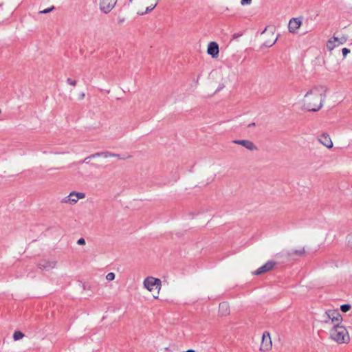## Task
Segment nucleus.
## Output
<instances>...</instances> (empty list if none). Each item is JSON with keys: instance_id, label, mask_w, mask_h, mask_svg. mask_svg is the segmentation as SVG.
Returning a JSON list of instances; mask_svg holds the SVG:
<instances>
[{"instance_id": "5", "label": "nucleus", "mask_w": 352, "mask_h": 352, "mask_svg": "<svg viewBox=\"0 0 352 352\" xmlns=\"http://www.w3.org/2000/svg\"><path fill=\"white\" fill-rule=\"evenodd\" d=\"M144 287L150 292L157 290L156 295H153L154 298H158V296L162 287V281L157 278L153 276H147L143 280Z\"/></svg>"}, {"instance_id": "9", "label": "nucleus", "mask_w": 352, "mask_h": 352, "mask_svg": "<svg viewBox=\"0 0 352 352\" xmlns=\"http://www.w3.org/2000/svg\"><path fill=\"white\" fill-rule=\"evenodd\" d=\"M347 41L346 36H342L341 37H337L335 35L330 38L327 42V49L331 52L336 47H338L340 45H343Z\"/></svg>"}, {"instance_id": "20", "label": "nucleus", "mask_w": 352, "mask_h": 352, "mask_svg": "<svg viewBox=\"0 0 352 352\" xmlns=\"http://www.w3.org/2000/svg\"><path fill=\"white\" fill-rule=\"evenodd\" d=\"M115 276H116V275L113 272H109L106 275V279L108 281H111L115 279Z\"/></svg>"}, {"instance_id": "4", "label": "nucleus", "mask_w": 352, "mask_h": 352, "mask_svg": "<svg viewBox=\"0 0 352 352\" xmlns=\"http://www.w3.org/2000/svg\"><path fill=\"white\" fill-rule=\"evenodd\" d=\"M158 0H137L134 4V10L140 15H144L152 11L157 5Z\"/></svg>"}, {"instance_id": "26", "label": "nucleus", "mask_w": 352, "mask_h": 352, "mask_svg": "<svg viewBox=\"0 0 352 352\" xmlns=\"http://www.w3.org/2000/svg\"><path fill=\"white\" fill-rule=\"evenodd\" d=\"M252 3V0H241V5H250Z\"/></svg>"}, {"instance_id": "28", "label": "nucleus", "mask_w": 352, "mask_h": 352, "mask_svg": "<svg viewBox=\"0 0 352 352\" xmlns=\"http://www.w3.org/2000/svg\"><path fill=\"white\" fill-rule=\"evenodd\" d=\"M77 243L78 245H85V241L83 238H80L77 241Z\"/></svg>"}, {"instance_id": "23", "label": "nucleus", "mask_w": 352, "mask_h": 352, "mask_svg": "<svg viewBox=\"0 0 352 352\" xmlns=\"http://www.w3.org/2000/svg\"><path fill=\"white\" fill-rule=\"evenodd\" d=\"M347 245L352 248V234H349L346 237Z\"/></svg>"}, {"instance_id": "24", "label": "nucleus", "mask_w": 352, "mask_h": 352, "mask_svg": "<svg viewBox=\"0 0 352 352\" xmlns=\"http://www.w3.org/2000/svg\"><path fill=\"white\" fill-rule=\"evenodd\" d=\"M351 52L350 50H349L348 48H343L342 50V56H343V58H345L346 57V56Z\"/></svg>"}, {"instance_id": "12", "label": "nucleus", "mask_w": 352, "mask_h": 352, "mask_svg": "<svg viewBox=\"0 0 352 352\" xmlns=\"http://www.w3.org/2000/svg\"><path fill=\"white\" fill-rule=\"evenodd\" d=\"M275 265H276V263L272 261H267L263 265H262L261 267L258 268L256 271L253 272L252 274L258 276V275L264 274L265 272H267L272 270L274 267Z\"/></svg>"}, {"instance_id": "13", "label": "nucleus", "mask_w": 352, "mask_h": 352, "mask_svg": "<svg viewBox=\"0 0 352 352\" xmlns=\"http://www.w3.org/2000/svg\"><path fill=\"white\" fill-rule=\"evenodd\" d=\"M207 53L214 58H217L219 54V48L217 43L213 41L209 43L207 48Z\"/></svg>"}, {"instance_id": "15", "label": "nucleus", "mask_w": 352, "mask_h": 352, "mask_svg": "<svg viewBox=\"0 0 352 352\" xmlns=\"http://www.w3.org/2000/svg\"><path fill=\"white\" fill-rule=\"evenodd\" d=\"M318 140L324 146L327 147V148H331L333 146L331 138L327 133L321 134L318 137Z\"/></svg>"}, {"instance_id": "8", "label": "nucleus", "mask_w": 352, "mask_h": 352, "mask_svg": "<svg viewBox=\"0 0 352 352\" xmlns=\"http://www.w3.org/2000/svg\"><path fill=\"white\" fill-rule=\"evenodd\" d=\"M272 349V341L269 331H264L262 335L259 350L261 352H268Z\"/></svg>"}, {"instance_id": "18", "label": "nucleus", "mask_w": 352, "mask_h": 352, "mask_svg": "<svg viewBox=\"0 0 352 352\" xmlns=\"http://www.w3.org/2000/svg\"><path fill=\"white\" fill-rule=\"evenodd\" d=\"M305 248H300L298 250H294L291 254H293V255H298V256H303L305 255Z\"/></svg>"}, {"instance_id": "22", "label": "nucleus", "mask_w": 352, "mask_h": 352, "mask_svg": "<svg viewBox=\"0 0 352 352\" xmlns=\"http://www.w3.org/2000/svg\"><path fill=\"white\" fill-rule=\"evenodd\" d=\"M54 6H51L49 8H47V9H45V10L39 11L38 13L39 14H47V13H49V12H52V10H54Z\"/></svg>"}, {"instance_id": "14", "label": "nucleus", "mask_w": 352, "mask_h": 352, "mask_svg": "<svg viewBox=\"0 0 352 352\" xmlns=\"http://www.w3.org/2000/svg\"><path fill=\"white\" fill-rule=\"evenodd\" d=\"M37 266L41 270H50L56 267V262L54 261L44 260L39 262Z\"/></svg>"}, {"instance_id": "31", "label": "nucleus", "mask_w": 352, "mask_h": 352, "mask_svg": "<svg viewBox=\"0 0 352 352\" xmlns=\"http://www.w3.org/2000/svg\"><path fill=\"white\" fill-rule=\"evenodd\" d=\"M133 0H130L131 2H132Z\"/></svg>"}, {"instance_id": "27", "label": "nucleus", "mask_w": 352, "mask_h": 352, "mask_svg": "<svg viewBox=\"0 0 352 352\" xmlns=\"http://www.w3.org/2000/svg\"><path fill=\"white\" fill-rule=\"evenodd\" d=\"M104 156L105 157H107L108 156H109V157H120L119 155L112 154V153H104Z\"/></svg>"}, {"instance_id": "17", "label": "nucleus", "mask_w": 352, "mask_h": 352, "mask_svg": "<svg viewBox=\"0 0 352 352\" xmlns=\"http://www.w3.org/2000/svg\"><path fill=\"white\" fill-rule=\"evenodd\" d=\"M219 314L222 317H226L230 315V305L227 302H222L219 305Z\"/></svg>"}, {"instance_id": "1", "label": "nucleus", "mask_w": 352, "mask_h": 352, "mask_svg": "<svg viewBox=\"0 0 352 352\" xmlns=\"http://www.w3.org/2000/svg\"><path fill=\"white\" fill-rule=\"evenodd\" d=\"M325 97V90L323 87H312L302 99V108L309 111H318L322 108Z\"/></svg>"}, {"instance_id": "11", "label": "nucleus", "mask_w": 352, "mask_h": 352, "mask_svg": "<svg viewBox=\"0 0 352 352\" xmlns=\"http://www.w3.org/2000/svg\"><path fill=\"white\" fill-rule=\"evenodd\" d=\"M232 143L241 145L250 151H257L258 149L254 143L249 140H234Z\"/></svg>"}, {"instance_id": "25", "label": "nucleus", "mask_w": 352, "mask_h": 352, "mask_svg": "<svg viewBox=\"0 0 352 352\" xmlns=\"http://www.w3.org/2000/svg\"><path fill=\"white\" fill-rule=\"evenodd\" d=\"M222 80L223 82L220 84L217 87L218 91L222 90L226 87V80L223 78H222Z\"/></svg>"}, {"instance_id": "3", "label": "nucleus", "mask_w": 352, "mask_h": 352, "mask_svg": "<svg viewBox=\"0 0 352 352\" xmlns=\"http://www.w3.org/2000/svg\"><path fill=\"white\" fill-rule=\"evenodd\" d=\"M323 322L329 329L342 324V317L338 310L329 309L322 316Z\"/></svg>"}, {"instance_id": "2", "label": "nucleus", "mask_w": 352, "mask_h": 352, "mask_svg": "<svg viewBox=\"0 0 352 352\" xmlns=\"http://www.w3.org/2000/svg\"><path fill=\"white\" fill-rule=\"evenodd\" d=\"M330 338L338 344L349 343L350 336L347 329L341 324L329 330Z\"/></svg>"}, {"instance_id": "16", "label": "nucleus", "mask_w": 352, "mask_h": 352, "mask_svg": "<svg viewBox=\"0 0 352 352\" xmlns=\"http://www.w3.org/2000/svg\"><path fill=\"white\" fill-rule=\"evenodd\" d=\"M302 24V21L298 18L292 19L288 25L289 31L291 33H295L299 29Z\"/></svg>"}, {"instance_id": "30", "label": "nucleus", "mask_w": 352, "mask_h": 352, "mask_svg": "<svg viewBox=\"0 0 352 352\" xmlns=\"http://www.w3.org/2000/svg\"><path fill=\"white\" fill-rule=\"evenodd\" d=\"M94 156H100V153H96V155H94Z\"/></svg>"}, {"instance_id": "10", "label": "nucleus", "mask_w": 352, "mask_h": 352, "mask_svg": "<svg viewBox=\"0 0 352 352\" xmlns=\"http://www.w3.org/2000/svg\"><path fill=\"white\" fill-rule=\"evenodd\" d=\"M118 0H98L100 10L104 14L109 13L116 6Z\"/></svg>"}, {"instance_id": "29", "label": "nucleus", "mask_w": 352, "mask_h": 352, "mask_svg": "<svg viewBox=\"0 0 352 352\" xmlns=\"http://www.w3.org/2000/svg\"><path fill=\"white\" fill-rule=\"evenodd\" d=\"M68 82L70 85L75 86L76 84V82L75 80H72L71 79H68Z\"/></svg>"}, {"instance_id": "19", "label": "nucleus", "mask_w": 352, "mask_h": 352, "mask_svg": "<svg viewBox=\"0 0 352 352\" xmlns=\"http://www.w3.org/2000/svg\"><path fill=\"white\" fill-rule=\"evenodd\" d=\"M24 337V334L20 331H16L13 333V338L14 340H19Z\"/></svg>"}, {"instance_id": "6", "label": "nucleus", "mask_w": 352, "mask_h": 352, "mask_svg": "<svg viewBox=\"0 0 352 352\" xmlns=\"http://www.w3.org/2000/svg\"><path fill=\"white\" fill-rule=\"evenodd\" d=\"M273 28H266L261 34L263 45L266 47L272 46L277 40V36L274 34Z\"/></svg>"}, {"instance_id": "7", "label": "nucleus", "mask_w": 352, "mask_h": 352, "mask_svg": "<svg viewBox=\"0 0 352 352\" xmlns=\"http://www.w3.org/2000/svg\"><path fill=\"white\" fill-rule=\"evenodd\" d=\"M85 196L86 195L84 192L72 191L67 196L64 197L61 199V203L65 204H69V205H74L80 199H85Z\"/></svg>"}, {"instance_id": "21", "label": "nucleus", "mask_w": 352, "mask_h": 352, "mask_svg": "<svg viewBox=\"0 0 352 352\" xmlns=\"http://www.w3.org/2000/svg\"><path fill=\"white\" fill-rule=\"evenodd\" d=\"M351 309V305L348 304L342 305L340 307V309L343 312H347Z\"/></svg>"}]
</instances>
